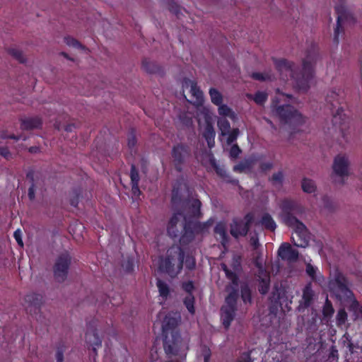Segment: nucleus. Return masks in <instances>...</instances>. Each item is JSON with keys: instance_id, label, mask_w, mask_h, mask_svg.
I'll use <instances>...</instances> for the list:
<instances>
[{"instance_id": "864d4df0", "label": "nucleus", "mask_w": 362, "mask_h": 362, "mask_svg": "<svg viewBox=\"0 0 362 362\" xmlns=\"http://www.w3.org/2000/svg\"><path fill=\"white\" fill-rule=\"evenodd\" d=\"M64 42L70 47L84 49V47L76 39L71 37H65Z\"/></svg>"}, {"instance_id": "bb28decb", "label": "nucleus", "mask_w": 362, "mask_h": 362, "mask_svg": "<svg viewBox=\"0 0 362 362\" xmlns=\"http://www.w3.org/2000/svg\"><path fill=\"white\" fill-rule=\"evenodd\" d=\"M314 292L312 289L311 284H309L305 286L303 290V305L305 308H308L313 303Z\"/></svg>"}, {"instance_id": "b1692460", "label": "nucleus", "mask_w": 362, "mask_h": 362, "mask_svg": "<svg viewBox=\"0 0 362 362\" xmlns=\"http://www.w3.org/2000/svg\"><path fill=\"white\" fill-rule=\"evenodd\" d=\"M143 69L148 74H154L163 76L164 74L163 69L154 62L148 59H144L142 62Z\"/></svg>"}, {"instance_id": "0e129e2a", "label": "nucleus", "mask_w": 362, "mask_h": 362, "mask_svg": "<svg viewBox=\"0 0 362 362\" xmlns=\"http://www.w3.org/2000/svg\"><path fill=\"white\" fill-rule=\"evenodd\" d=\"M113 300L114 299H110V296H105V299L103 302L100 301L98 299L96 300V302L100 305V303H104V304H106V303H111L113 306H116V305H119L122 302V298L119 297L118 301L117 302H113Z\"/></svg>"}, {"instance_id": "ddd939ff", "label": "nucleus", "mask_w": 362, "mask_h": 362, "mask_svg": "<svg viewBox=\"0 0 362 362\" xmlns=\"http://www.w3.org/2000/svg\"><path fill=\"white\" fill-rule=\"evenodd\" d=\"M335 10L338 16L336 28L334 30L333 42L336 45H338L339 42V35L344 33V30L342 27V23L349 18H353V17L351 13L346 11L343 6H336Z\"/></svg>"}, {"instance_id": "7ed1b4c3", "label": "nucleus", "mask_w": 362, "mask_h": 362, "mask_svg": "<svg viewBox=\"0 0 362 362\" xmlns=\"http://www.w3.org/2000/svg\"><path fill=\"white\" fill-rule=\"evenodd\" d=\"M280 209L283 222L288 227L293 228L295 234L305 232L308 229L305 225L297 218V216L304 212L303 207L298 202L291 199H284L280 204Z\"/></svg>"}, {"instance_id": "393cba45", "label": "nucleus", "mask_w": 362, "mask_h": 362, "mask_svg": "<svg viewBox=\"0 0 362 362\" xmlns=\"http://www.w3.org/2000/svg\"><path fill=\"white\" fill-rule=\"evenodd\" d=\"M258 158H250L244 161H241L239 163L235 165L233 167V170L235 173H242L246 171H250L252 168V165L258 160Z\"/></svg>"}, {"instance_id": "bf43d9fd", "label": "nucleus", "mask_w": 362, "mask_h": 362, "mask_svg": "<svg viewBox=\"0 0 362 362\" xmlns=\"http://www.w3.org/2000/svg\"><path fill=\"white\" fill-rule=\"evenodd\" d=\"M316 270L317 269L315 267H313L311 264H308L306 265V273L313 281L317 280L316 276Z\"/></svg>"}, {"instance_id": "9d476101", "label": "nucleus", "mask_w": 362, "mask_h": 362, "mask_svg": "<svg viewBox=\"0 0 362 362\" xmlns=\"http://www.w3.org/2000/svg\"><path fill=\"white\" fill-rule=\"evenodd\" d=\"M330 105V109L334 112V109ZM341 107H338L336 112L333 113L332 125L335 131L339 130L345 143L349 141L348 135L350 127V119L346 117Z\"/></svg>"}, {"instance_id": "aec40b11", "label": "nucleus", "mask_w": 362, "mask_h": 362, "mask_svg": "<svg viewBox=\"0 0 362 362\" xmlns=\"http://www.w3.org/2000/svg\"><path fill=\"white\" fill-rule=\"evenodd\" d=\"M249 230L248 227L244 224L243 221L241 219L233 218L230 224V233L236 239L240 236H246Z\"/></svg>"}, {"instance_id": "f704fd0d", "label": "nucleus", "mask_w": 362, "mask_h": 362, "mask_svg": "<svg viewBox=\"0 0 362 362\" xmlns=\"http://www.w3.org/2000/svg\"><path fill=\"white\" fill-rule=\"evenodd\" d=\"M217 125L222 136H226L230 130V124L226 118H220L217 121Z\"/></svg>"}, {"instance_id": "6e6552de", "label": "nucleus", "mask_w": 362, "mask_h": 362, "mask_svg": "<svg viewBox=\"0 0 362 362\" xmlns=\"http://www.w3.org/2000/svg\"><path fill=\"white\" fill-rule=\"evenodd\" d=\"M349 286L346 276L339 269H336L329 281L330 289L336 292L340 298L351 300L354 297V293Z\"/></svg>"}, {"instance_id": "37998d69", "label": "nucleus", "mask_w": 362, "mask_h": 362, "mask_svg": "<svg viewBox=\"0 0 362 362\" xmlns=\"http://www.w3.org/2000/svg\"><path fill=\"white\" fill-rule=\"evenodd\" d=\"M185 265L187 269L192 271L194 270L196 267V260L195 258L190 255H185L184 259Z\"/></svg>"}, {"instance_id": "e433bc0d", "label": "nucleus", "mask_w": 362, "mask_h": 362, "mask_svg": "<svg viewBox=\"0 0 362 362\" xmlns=\"http://www.w3.org/2000/svg\"><path fill=\"white\" fill-rule=\"evenodd\" d=\"M302 189L306 193H313L316 190V185L313 180L303 178L301 183Z\"/></svg>"}, {"instance_id": "c03bdc74", "label": "nucleus", "mask_w": 362, "mask_h": 362, "mask_svg": "<svg viewBox=\"0 0 362 362\" xmlns=\"http://www.w3.org/2000/svg\"><path fill=\"white\" fill-rule=\"evenodd\" d=\"M347 320V313L344 309H340L336 317V322L338 326H341L345 324Z\"/></svg>"}, {"instance_id": "e2e57ef3", "label": "nucleus", "mask_w": 362, "mask_h": 362, "mask_svg": "<svg viewBox=\"0 0 362 362\" xmlns=\"http://www.w3.org/2000/svg\"><path fill=\"white\" fill-rule=\"evenodd\" d=\"M235 362H253L251 358L250 352H243L236 360Z\"/></svg>"}, {"instance_id": "c9c22d12", "label": "nucleus", "mask_w": 362, "mask_h": 362, "mask_svg": "<svg viewBox=\"0 0 362 362\" xmlns=\"http://www.w3.org/2000/svg\"><path fill=\"white\" fill-rule=\"evenodd\" d=\"M156 286L160 296L163 298H167L170 295V288L168 284L160 279H157Z\"/></svg>"}, {"instance_id": "2f4dec72", "label": "nucleus", "mask_w": 362, "mask_h": 362, "mask_svg": "<svg viewBox=\"0 0 362 362\" xmlns=\"http://www.w3.org/2000/svg\"><path fill=\"white\" fill-rule=\"evenodd\" d=\"M249 99H252L257 105H262L267 100V93L263 91H257L254 95L247 94Z\"/></svg>"}, {"instance_id": "dca6fc26", "label": "nucleus", "mask_w": 362, "mask_h": 362, "mask_svg": "<svg viewBox=\"0 0 362 362\" xmlns=\"http://www.w3.org/2000/svg\"><path fill=\"white\" fill-rule=\"evenodd\" d=\"M278 256L281 259L288 262H295L298 259L299 252L288 243H283L279 247Z\"/></svg>"}, {"instance_id": "f257e3e1", "label": "nucleus", "mask_w": 362, "mask_h": 362, "mask_svg": "<svg viewBox=\"0 0 362 362\" xmlns=\"http://www.w3.org/2000/svg\"><path fill=\"white\" fill-rule=\"evenodd\" d=\"M318 57V47L313 44L306 52L305 58L303 60L302 69L299 72H297L294 63L286 59L272 57V61L281 80L287 81L292 79L296 88L307 91L310 88V82L314 75V66Z\"/></svg>"}, {"instance_id": "39448f33", "label": "nucleus", "mask_w": 362, "mask_h": 362, "mask_svg": "<svg viewBox=\"0 0 362 362\" xmlns=\"http://www.w3.org/2000/svg\"><path fill=\"white\" fill-rule=\"evenodd\" d=\"M177 326V320L168 315L162 322V332L165 337L163 340V348L165 354L169 356H176L179 351V343L181 337L180 334L175 331Z\"/></svg>"}, {"instance_id": "c756f323", "label": "nucleus", "mask_w": 362, "mask_h": 362, "mask_svg": "<svg viewBox=\"0 0 362 362\" xmlns=\"http://www.w3.org/2000/svg\"><path fill=\"white\" fill-rule=\"evenodd\" d=\"M218 112L219 115L225 117H228L233 120L236 118L235 112L227 105L221 103V105H218Z\"/></svg>"}, {"instance_id": "6ab92c4d", "label": "nucleus", "mask_w": 362, "mask_h": 362, "mask_svg": "<svg viewBox=\"0 0 362 362\" xmlns=\"http://www.w3.org/2000/svg\"><path fill=\"white\" fill-rule=\"evenodd\" d=\"M42 296L36 293H30L25 296V302L27 304L26 310L30 313H37L42 304Z\"/></svg>"}, {"instance_id": "9b49d317", "label": "nucleus", "mask_w": 362, "mask_h": 362, "mask_svg": "<svg viewBox=\"0 0 362 362\" xmlns=\"http://www.w3.org/2000/svg\"><path fill=\"white\" fill-rule=\"evenodd\" d=\"M97 321L93 320L87 324L86 332V342L88 349H91L95 355H97V348L102 346V338L99 336L97 329Z\"/></svg>"}, {"instance_id": "ea45409f", "label": "nucleus", "mask_w": 362, "mask_h": 362, "mask_svg": "<svg viewBox=\"0 0 362 362\" xmlns=\"http://www.w3.org/2000/svg\"><path fill=\"white\" fill-rule=\"evenodd\" d=\"M216 132L214 127L210 122H206L204 130L203 132V136L205 139L214 140Z\"/></svg>"}, {"instance_id": "79ce46f5", "label": "nucleus", "mask_w": 362, "mask_h": 362, "mask_svg": "<svg viewBox=\"0 0 362 362\" xmlns=\"http://www.w3.org/2000/svg\"><path fill=\"white\" fill-rule=\"evenodd\" d=\"M123 269L127 273H132L134 270L135 263L132 257H128L122 264Z\"/></svg>"}, {"instance_id": "72a5a7b5", "label": "nucleus", "mask_w": 362, "mask_h": 362, "mask_svg": "<svg viewBox=\"0 0 362 362\" xmlns=\"http://www.w3.org/2000/svg\"><path fill=\"white\" fill-rule=\"evenodd\" d=\"M209 93L214 105L218 106L223 103V95L216 88H211Z\"/></svg>"}, {"instance_id": "7c9ffc66", "label": "nucleus", "mask_w": 362, "mask_h": 362, "mask_svg": "<svg viewBox=\"0 0 362 362\" xmlns=\"http://www.w3.org/2000/svg\"><path fill=\"white\" fill-rule=\"evenodd\" d=\"M202 202L199 199H193L189 206V214L193 218H199L202 216L201 212Z\"/></svg>"}, {"instance_id": "13d9d810", "label": "nucleus", "mask_w": 362, "mask_h": 362, "mask_svg": "<svg viewBox=\"0 0 362 362\" xmlns=\"http://www.w3.org/2000/svg\"><path fill=\"white\" fill-rule=\"evenodd\" d=\"M252 78L259 81H265L271 79V76L268 74H263L260 72L252 73Z\"/></svg>"}, {"instance_id": "0eeeda50", "label": "nucleus", "mask_w": 362, "mask_h": 362, "mask_svg": "<svg viewBox=\"0 0 362 362\" xmlns=\"http://www.w3.org/2000/svg\"><path fill=\"white\" fill-rule=\"evenodd\" d=\"M270 305L269 311L271 313L276 314L279 308L284 311H290L291 308L290 305L292 301L289 299L288 291L282 286H275L271 296L269 297Z\"/></svg>"}, {"instance_id": "f3484780", "label": "nucleus", "mask_w": 362, "mask_h": 362, "mask_svg": "<svg viewBox=\"0 0 362 362\" xmlns=\"http://www.w3.org/2000/svg\"><path fill=\"white\" fill-rule=\"evenodd\" d=\"M209 162L218 177L223 179L227 183H230L233 185H238L239 180L233 178L230 174H228L223 165H219L213 155L210 156Z\"/></svg>"}, {"instance_id": "cd10ccee", "label": "nucleus", "mask_w": 362, "mask_h": 362, "mask_svg": "<svg viewBox=\"0 0 362 362\" xmlns=\"http://www.w3.org/2000/svg\"><path fill=\"white\" fill-rule=\"evenodd\" d=\"M240 297L244 304H252V291L247 283L240 285Z\"/></svg>"}, {"instance_id": "5fc2aeb1", "label": "nucleus", "mask_w": 362, "mask_h": 362, "mask_svg": "<svg viewBox=\"0 0 362 362\" xmlns=\"http://www.w3.org/2000/svg\"><path fill=\"white\" fill-rule=\"evenodd\" d=\"M242 151L237 144H233L229 151V156L231 159L235 160L238 158Z\"/></svg>"}, {"instance_id": "4468645a", "label": "nucleus", "mask_w": 362, "mask_h": 362, "mask_svg": "<svg viewBox=\"0 0 362 362\" xmlns=\"http://www.w3.org/2000/svg\"><path fill=\"white\" fill-rule=\"evenodd\" d=\"M200 233L196 223L194 221L188 219L185 216V223L183 226V230L180 238V242L182 245H187L192 242L195 238L196 234Z\"/></svg>"}, {"instance_id": "412c9836", "label": "nucleus", "mask_w": 362, "mask_h": 362, "mask_svg": "<svg viewBox=\"0 0 362 362\" xmlns=\"http://www.w3.org/2000/svg\"><path fill=\"white\" fill-rule=\"evenodd\" d=\"M214 233L217 237V240L220 241L221 245L224 248H227L229 243V236L227 234L226 223L223 221L218 222L214 227Z\"/></svg>"}, {"instance_id": "a19ab883", "label": "nucleus", "mask_w": 362, "mask_h": 362, "mask_svg": "<svg viewBox=\"0 0 362 362\" xmlns=\"http://www.w3.org/2000/svg\"><path fill=\"white\" fill-rule=\"evenodd\" d=\"M8 53L21 64L26 61L23 52L17 48H9Z\"/></svg>"}, {"instance_id": "5701e85b", "label": "nucleus", "mask_w": 362, "mask_h": 362, "mask_svg": "<svg viewBox=\"0 0 362 362\" xmlns=\"http://www.w3.org/2000/svg\"><path fill=\"white\" fill-rule=\"evenodd\" d=\"M42 124V119L39 117H28L21 120V128L23 130L39 129Z\"/></svg>"}, {"instance_id": "052dcab7", "label": "nucleus", "mask_w": 362, "mask_h": 362, "mask_svg": "<svg viewBox=\"0 0 362 362\" xmlns=\"http://www.w3.org/2000/svg\"><path fill=\"white\" fill-rule=\"evenodd\" d=\"M202 355L204 358V362L210 361L211 351L209 346L206 345L202 346Z\"/></svg>"}, {"instance_id": "3c124183", "label": "nucleus", "mask_w": 362, "mask_h": 362, "mask_svg": "<svg viewBox=\"0 0 362 362\" xmlns=\"http://www.w3.org/2000/svg\"><path fill=\"white\" fill-rule=\"evenodd\" d=\"M334 312V310L332 303L328 300H327L322 309V314L324 317H329L333 315Z\"/></svg>"}, {"instance_id": "423d86ee", "label": "nucleus", "mask_w": 362, "mask_h": 362, "mask_svg": "<svg viewBox=\"0 0 362 362\" xmlns=\"http://www.w3.org/2000/svg\"><path fill=\"white\" fill-rule=\"evenodd\" d=\"M278 100H273L272 110L273 114L277 117L281 124L298 126L305 122L303 115L291 105H278Z\"/></svg>"}, {"instance_id": "c85d7f7f", "label": "nucleus", "mask_w": 362, "mask_h": 362, "mask_svg": "<svg viewBox=\"0 0 362 362\" xmlns=\"http://www.w3.org/2000/svg\"><path fill=\"white\" fill-rule=\"evenodd\" d=\"M260 223L265 229L269 230L271 231H274L276 228L275 221H274L272 216L268 213L263 214Z\"/></svg>"}, {"instance_id": "f03ea898", "label": "nucleus", "mask_w": 362, "mask_h": 362, "mask_svg": "<svg viewBox=\"0 0 362 362\" xmlns=\"http://www.w3.org/2000/svg\"><path fill=\"white\" fill-rule=\"evenodd\" d=\"M222 269L225 272L227 279L230 281V284L226 286L227 296L225 298V304L221 308L223 325L226 329H228L238 310L237 304L240 296L239 277L235 272L229 269L225 264H222Z\"/></svg>"}, {"instance_id": "8fccbe9b", "label": "nucleus", "mask_w": 362, "mask_h": 362, "mask_svg": "<svg viewBox=\"0 0 362 362\" xmlns=\"http://www.w3.org/2000/svg\"><path fill=\"white\" fill-rule=\"evenodd\" d=\"M273 185L279 184L282 185L284 181V174L281 170L275 173L272 175V177L269 179Z\"/></svg>"}, {"instance_id": "774afa93", "label": "nucleus", "mask_w": 362, "mask_h": 362, "mask_svg": "<svg viewBox=\"0 0 362 362\" xmlns=\"http://www.w3.org/2000/svg\"><path fill=\"white\" fill-rule=\"evenodd\" d=\"M250 244L252 247L253 250H257L259 246V242L258 235L257 234L250 237Z\"/></svg>"}, {"instance_id": "1a4fd4ad", "label": "nucleus", "mask_w": 362, "mask_h": 362, "mask_svg": "<svg viewBox=\"0 0 362 362\" xmlns=\"http://www.w3.org/2000/svg\"><path fill=\"white\" fill-rule=\"evenodd\" d=\"M191 155L192 149L187 144L180 142L173 146L171 156L174 168L177 172H182L183 165L191 157Z\"/></svg>"}, {"instance_id": "69168bd1", "label": "nucleus", "mask_w": 362, "mask_h": 362, "mask_svg": "<svg viewBox=\"0 0 362 362\" xmlns=\"http://www.w3.org/2000/svg\"><path fill=\"white\" fill-rule=\"evenodd\" d=\"M195 223H196V226L198 228L200 233L204 232V230H206L211 224V222L210 220H209L206 222H203V223H201L199 221H195Z\"/></svg>"}, {"instance_id": "49530a36", "label": "nucleus", "mask_w": 362, "mask_h": 362, "mask_svg": "<svg viewBox=\"0 0 362 362\" xmlns=\"http://www.w3.org/2000/svg\"><path fill=\"white\" fill-rule=\"evenodd\" d=\"M66 350V346L63 342H61L57 347L56 351V362L64 361V353Z\"/></svg>"}, {"instance_id": "a878e982", "label": "nucleus", "mask_w": 362, "mask_h": 362, "mask_svg": "<svg viewBox=\"0 0 362 362\" xmlns=\"http://www.w3.org/2000/svg\"><path fill=\"white\" fill-rule=\"evenodd\" d=\"M295 235L296 236V238L298 239L297 242L295 241L294 236L292 237V240L296 246H297L298 247H305L308 245L310 237H309V233H308V229L305 230V232L302 231V233L295 234Z\"/></svg>"}, {"instance_id": "4d7b16f0", "label": "nucleus", "mask_w": 362, "mask_h": 362, "mask_svg": "<svg viewBox=\"0 0 362 362\" xmlns=\"http://www.w3.org/2000/svg\"><path fill=\"white\" fill-rule=\"evenodd\" d=\"M167 233L168 235L172 238H176L180 235V231L177 226H171L170 224H168Z\"/></svg>"}, {"instance_id": "a211bd4d", "label": "nucleus", "mask_w": 362, "mask_h": 362, "mask_svg": "<svg viewBox=\"0 0 362 362\" xmlns=\"http://www.w3.org/2000/svg\"><path fill=\"white\" fill-rule=\"evenodd\" d=\"M349 162L346 156L337 155L334 160L333 171L337 175L343 178L349 175Z\"/></svg>"}, {"instance_id": "09e8293b", "label": "nucleus", "mask_w": 362, "mask_h": 362, "mask_svg": "<svg viewBox=\"0 0 362 362\" xmlns=\"http://www.w3.org/2000/svg\"><path fill=\"white\" fill-rule=\"evenodd\" d=\"M239 134L240 130L238 128H234L232 130H230L229 133L227 134V144L230 145L235 142L237 140Z\"/></svg>"}, {"instance_id": "4c0bfd02", "label": "nucleus", "mask_w": 362, "mask_h": 362, "mask_svg": "<svg viewBox=\"0 0 362 362\" xmlns=\"http://www.w3.org/2000/svg\"><path fill=\"white\" fill-rule=\"evenodd\" d=\"M194 295H187V296L183 300V303L186 308L187 309L188 312L194 315L195 313V308H194Z\"/></svg>"}, {"instance_id": "58836bf2", "label": "nucleus", "mask_w": 362, "mask_h": 362, "mask_svg": "<svg viewBox=\"0 0 362 362\" xmlns=\"http://www.w3.org/2000/svg\"><path fill=\"white\" fill-rule=\"evenodd\" d=\"M270 286L269 278H259L258 284V291L262 295L268 293Z\"/></svg>"}, {"instance_id": "20e7f679", "label": "nucleus", "mask_w": 362, "mask_h": 362, "mask_svg": "<svg viewBox=\"0 0 362 362\" xmlns=\"http://www.w3.org/2000/svg\"><path fill=\"white\" fill-rule=\"evenodd\" d=\"M185 251L179 245H173L167 250L166 255L160 259L159 269L170 277H176L182 270Z\"/></svg>"}, {"instance_id": "a18cd8bd", "label": "nucleus", "mask_w": 362, "mask_h": 362, "mask_svg": "<svg viewBox=\"0 0 362 362\" xmlns=\"http://www.w3.org/2000/svg\"><path fill=\"white\" fill-rule=\"evenodd\" d=\"M130 178H131V184L139 183L140 177H139V170H137L136 167L134 164H132L131 165Z\"/></svg>"}, {"instance_id": "473e14b6", "label": "nucleus", "mask_w": 362, "mask_h": 362, "mask_svg": "<svg viewBox=\"0 0 362 362\" xmlns=\"http://www.w3.org/2000/svg\"><path fill=\"white\" fill-rule=\"evenodd\" d=\"M340 90H338V92L335 90L330 91L329 93L327 94L326 97V101L328 104H329L332 107H337V105L341 104L339 101V93Z\"/></svg>"}, {"instance_id": "6e6d98bb", "label": "nucleus", "mask_w": 362, "mask_h": 362, "mask_svg": "<svg viewBox=\"0 0 362 362\" xmlns=\"http://www.w3.org/2000/svg\"><path fill=\"white\" fill-rule=\"evenodd\" d=\"M182 288L187 293V295H193L194 290V284L192 281L182 282Z\"/></svg>"}, {"instance_id": "4be33fe9", "label": "nucleus", "mask_w": 362, "mask_h": 362, "mask_svg": "<svg viewBox=\"0 0 362 362\" xmlns=\"http://www.w3.org/2000/svg\"><path fill=\"white\" fill-rule=\"evenodd\" d=\"M188 83L190 85V93L191 96L194 101L192 102L194 105L200 106L204 103V94L201 90L199 87L197 86V82L194 81L189 80Z\"/></svg>"}, {"instance_id": "603ef678", "label": "nucleus", "mask_w": 362, "mask_h": 362, "mask_svg": "<svg viewBox=\"0 0 362 362\" xmlns=\"http://www.w3.org/2000/svg\"><path fill=\"white\" fill-rule=\"evenodd\" d=\"M137 143L135 131L134 129H132L128 134V139H127V144L130 149H132L135 147L136 144Z\"/></svg>"}, {"instance_id": "2eb2a0df", "label": "nucleus", "mask_w": 362, "mask_h": 362, "mask_svg": "<svg viewBox=\"0 0 362 362\" xmlns=\"http://www.w3.org/2000/svg\"><path fill=\"white\" fill-rule=\"evenodd\" d=\"M26 179L30 184L28 188V196L30 201H33L35 198L36 190L42 187L44 181L39 175L36 174L33 170H29L26 173Z\"/></svg>"}, {"instance_id": "f8f14e48", "label": "nucleus", "mask_w": 362, "mask_h": 362, "mask_svg": "<svg viewBox=\"0 0 362 362\" xmlns=\"http://www.w3.org/2000/svg\"><path fill=\"white\" fill-rule=\"evenodd\" d=\"M71 259L68 254H62L57 259L53 267L54 279L58 282H63L67 277Z\"/></svg>"}, {"instance_id": "680f3d73", "label": "nucleus", "mask_w": 362, "mask_h": 362, "mask_svg": "<svg viewBox=\"0 0 362 362\" xmlns=\"http://www.w3.org/2000/svg\"><path fill=\"white\" fill-rule=\"evenodd\" d=\"M179 117L184 125L189 127L192 124V117L189 116L187 113L180 114Z\"/></svg>"}, {"instance_id": "de8ad7c7", "label": "nucleus", "mask_w": 362, "mask_h": 362, "mask_svg": "<svg viewBox=\"0 0 362 362\" xmlns=\"http://www.w3.org/2000/svg\"><path fill=\"white\" fill-rule=\"evenodd\" d=\"M73 196L70 199V204L72 206L76 207L78 204L79 197L81 194V189L76 188L73 190Z\"/></svg>"}, {"instance_id": "338daca9", "label": "nucleus", "mask_w": 362, "mask_h": 362, "mask_svg": "<svg viewBox=\"0 0 362 362\" xmlns=\"http://www.w3.org/2000/svg\"><path fill=\"white\" fill-rule=\"evenodd\" d=\"M274 167V164L272 162H262L259 164V170L262 173H266L268 170H270Z\"/></svg>"}]
</instances>
